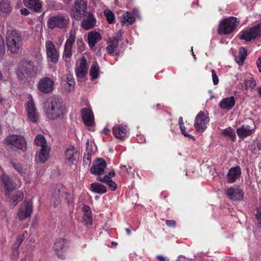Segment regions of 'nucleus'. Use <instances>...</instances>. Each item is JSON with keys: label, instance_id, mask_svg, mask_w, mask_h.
Masks as SVG:
<instances>
[{"label": "nucleus", "instance_id": "f257e3e1", "mask_svg": "<svg viewBox=\"0 0 261 261\" xmlns=\"http://www.w3.org/2000/svg\"><path fill=\"white\" fill-rule=\"evenodd\" d=\"M44 110L47 117L51 120L63 117L66 111L62 100L55 96L50 97L44 103Z\"/></svg>", "mask_w": 261, "mask_h": 261}, {"label": "nucleus", "instance_id": "f03ea898", "mask_svg": "<svg viewBox=\"0 0 261 261\" xmlns=\"http://www.w3.org/2000/svg\"><path fill=\"white\" fill-rule=\"evenodd\" d=\"M6 45L11 53L17 54L22 45V37L16 30H7L6 36Z\"/></svg>", "mask_w": 261, "mask_h": 261}, {"label": "nucleus", "instance_id": "7ed1b4c3", "mask_svg": "<svg viewBox=\"0 0 261 261\" xmlns=\"http://www.w3.org/2000/svg\"><path fill=\"white\" fill-rule=\"evenodd\" d=\"M16 73L20 81L36 75L34 66L31 62H24L20 64L16 69Z\"/></svg>", "mask_w": 261, "mask_h": 261}, {"label": "nucleus", "instance_id": "20e7f679", "mask_svg": "<svg viewBox=\"0 0 261 261\" xmlns=\"http://www.w3.org/2000/svg\"><path fill=\"white\" fill-rule=\"evenodd\" d=\"M237 18L231 17L224 19L220 24L218 32L220 35H227L232 33L237 28Z\"/></svg>", "mask_w": 261, "mask_h": 261}, {"label": "nucleus", "instance_id": "39448f33", "mask_svg": "<svg viewBox=\"0 0 261 261\" xmlns=\"http://www.w3.org/2000/svg\"><path fill=\"white\" fill-rule=\"evenodd\" d=\"M69 20L67 16L57 15L50 17L47 21V27L49 29L55 28H64L69 23Z\"/></svg>", "mask_w": 261, "mask_h": 261}, {"label": "nucleus", "instance_id": "423d86ee", "mask_svg": "<svg viewBox=\"0 0 261 261\" xmlns=\"http://www.w3.org/2000/svg\"><path fill=\"white\" fill-rule=\"evenodd\" d=\"M208 122L207 113L200 111L195 117L194 126L198 132L203 133L207 128L206 125Z\"/></svg>", "mask_w": 261, "mask_h": 261}, {"label": "nucleus", "instance_id": "0eeeda50", "mask_svg": "<svg viewBox=\"0 0 261 261\" xmlns=\"http://www.w3.org/2000/svg\"><path fill=\"white\" fill-rule=\"evenodd\" d=\"M260 36L261 23L250 28L248 30L243 31L242 34L239 36V38L248 42Z\"/></svg>", "mask_w": 261, "mask_h": 261}, {"label": "nucleus", "instance_id": "6e6552de", "mask_svg": "<svg viewBox=\"0 0 261 261\" xmlns=\"http://www.w3.org/2000/svg\"><path fill=\"white\" fill-rule=\"evenodd\" d=\"M0 179L4 186L5 195L9 197L10 193L17 188L16 184L11 177L6 174H3Z\"/></svg>", "mask_w": 261, "mask_h": 261}, {"label": "nucleus", "instance_id": "1a4fd4ad", "mask_svg": "<svg viewBox=\"0 0 261 261\" xmlns=\"http://www.w3.org/2000/svg\"><path fill=\"white\" fill-rule=\"evenodd\" d=\"M6 143L14 146L21 150H25L26 143L24 138L21 136L16 135H10L6 139Z\"/></svg>", "mask_w": 261, "mask_h": 261}, {"label": "nucleus", "instance_id": "9d476101", "mask_svg": "<svg viewBox=\"0 0 261 261\" xmlns=\"http://www.w3.org/2000/svg\"><path fill=\"white\" fill-rule=\"evenodd\" d=\"M107 165V163L104 159H97L93 162L90 168L91 173L95 175H102L105 172Z\"/></svg>", "mask_w": 261, "mask_h": 261}, {"label": "nucleus", "instance_id": "9b49d317", "mask_svg": "<svg viewBox=\"0 0 261 261\" xmlns=\"http://www.w3.org/2000/svg\"><path fill=\"white\" fill-rule=\"evenodd\" d=\"M33 212L32 204L31 202L25 200L22 205L19 208L17 216L20 220H23L30 217Z\"/></svg>", "mask_w": 261, "mask_h": 261}, {"label": "nucleus", "instance_id": "f8f14e48", "mask_svg": "<svg viewBox=\"0 0 261 261\" xmlns=\"http://www.w3.org/2000/svg\"><path fill=\"white\" fill-rule=\"evenodd\" d=\"M54 82L50 78L45 77L40 80L38 85V90L44 93H49L54 89Z\"/></svg>", "mask_w": 261, "mask_h": 261}, {"label": "nucleus", "instance_id": "ddd939ff", "mask_svg": "<svg viewBox=\"0 0 261 261\" xmlns=\"http://www.w3.org/2000/svg\"><path fill=\"white\" fill-rule=\"evenodd\" d=\"M46 53L48 58L54 63L58 61L59 54L55 45L50 41L46 42Z\"/></svg>", "mask_w": 261, "mask_h": 261}, {"label": "nucleus", "instance_id": "4468645a", "mask_svg": "<svg viewBox=\"0 0 261 261\" xmlns=\"http://www.w3.org/2000/svg\"><path fill=\"white\" fill-rule=\"evenodd\" d=\"M227 196L231 200L240 201L243 199L244 193L239 187H230L226 191Z\"/></svg>", "mask_w": 261, "mask_h": 261}, {"label": "nucleus", "instance_id": "2eb2a0df", "mask_svg": "<svg viewBox=\"0 0 261 261\" xmlns=\"http://www.w3.org/2000/svg\"><path fill=\"white\" fill-rule=\"evenodd\" d=\"M81 116L85 125L91 126L94 123V115L92 110L89 108H85L81 111Z\"/></svg>", "mask_w": 261, "mask_h": 261}, {"label": "nucleus", "instance_id": "dca6fc26", "mask_svg": "<svg viewBox=\"0 0 261 261\" xmlns=\"http://www.w3.org/2000/svg\"><path fill=\"white\" fill-rule=\"evenodd\" d=\"M84 17L86 18L81 21V27L83 29L88 30L95 26L96 20L92 12H88Z\"/></svg>", "mask_w": 261, "mask_h": 261}, {"label": "nucleus", "instance_id": "f3484780", "mask_svg": "<svg viewBox=\"0 0 261 261\" xmlns=\"http://www.w3.org/2000/svg\"><path fill=\"white\" fill-rule=\"evenodd\" d=\"M26 109L29 119L32 122H37L38 120V116L34 102L32 100L28 101Z\"/></svg>", "mask_w": 261, "mask_h": 261}, {"label": "nucleus", "instance_id": "a211bd4d", "mask_svg": "<svg viewBox=\"0 0 261 261\" xmlns=\"http://www.w3.org/2000/svg\"><path fill=\"white\" fill-rule=\"evenodd\" d=\"M241 174V168L237 166L230 169L227 174V180L229 183H233Z\"/></svg>", "mask_w": 261, "mask_h": 261}, {"label": "nucleus", "instance_id": "6ab92c4d", "mask_svg": "<svg viewBox=\"0 0 261 261\" xmlns=\"http://www.w3.org/2000/svg\"><path fill=\"white\" fill-rule=\"evenodd\" d=\"M75 36L74 34L70 33L69 38L67 39L65 42L64 50V56L67 58H69L71 57V48L73 44L75 41Z\"/></svg>", "mask_w": 261, "mask_h": 261}, {"label": "nucleus", "instance_id": "aec40b11", "mask_svg": "<svg viewBox=\"0 0 261 261\" xmlns=\"http://www.w3.org/2000/svg\"><path fill=\"white\" fill-rule=\"evenodd\" d=\"M88 66L87 61L84 57L80 60V65L75 69L76 75L78 78L82 79L87 73Z\"/></svg>", "mask_w": 261, "mask_h": 261}, {"label": "nucleus", "instance_id": "412c9836", "mask_svg": "<svg viewBox=\"0 0 261 261\" xmlns=\"http://www.w3.org/2000/svg\"><path fill=\"white\" fill-rule=\"evenodd\" d=\"M237 133L239 137L244 139L254 133V129L249 125H242L237 129Z\"/></svg>", "mask_w": 261, "mask_h": 261}, {"label": "nucleus", "instance_id": "4be33fe9", "mask_svg": "<svg viewBox=\"0 0 261 261\" xmlns=\"http://www.w3.org/2000/svg\"><path fill=\"white\" fill-rule=\"evenodd\" d=\"M53 198L56 199L58 202L61 201L64 195H67L65 191V187L61 184L57 185L53 190Z\"/></svg>", "mask_w": 261, "mask_h": 261}, {"label": "nucleus", "instance_id": "5701e85b", "mask_svg": "<svg viewBox=\"0 0 261 261\" xmlns=\"http://www.w3.org/2000/svg\"><path fill=\"white\" fill-rule=\"evenodd\" d=\"M101 39L100 34L96 31H91L88 34V44L91 48H92Z\"/></svg>", "mask_w": 261, "mask_h": 261}, {"label": "nucleus", "instance_id": "b1692460", "mask_svg": "<svg viewBox=\"0 0 261 261\" xmlns=\"http://www.w3.org/2000/svg\"><path fill=\"white\" fill-rule=\"evenodd\" d=\"M235 103L234 97L230 96L222 99L219 103V106L222 109L229 110L233 107Z\"/></svg>", "mask_w": 261, "mask_h": 261}, {"label": "nucleus", "instance_id": "393cba45", "mask_svg": "<svg viewBox=\"0 0 261 261\" xmlns=\"http://www.w3.org/2000/svg\"><path fill=\"white\" fill-rule=\"evenodd\" d=\"M23 3L26 7L38 12L42 7V5L39 0H24Z\"/></svg>", "mask_w": 261, "mask_h": 261}, {"label": "nucleus", "instance_id": "a878e982", "mask_svg": "<svg viewBox=\"0 0 261 261\" xmlns=\"http://www.w3.org/2000/svg\"><path fill=\"white\" fill-rule=\"evenodd\" d=\"M127 132L126 126H116L113 128V133L117 138L123 140Z\"/></svg>", "mask_w": 261, "mask_h": 261}, {"label": "nucleus", "instance_id": "bb28decb", "mask_svg": "<svg viewBox=\"0 0 261 261\" xmlns=\"http://www.w3.org/2000/svg\"><path fill=\"white\" fill-rule=\"evenodd\" d=\"M136 19L132 14L128 12H126L120 17V21L122 25H132Z\"/></svg>", "mask_w": 261, "mask_h": 261}, {"label": "nucleus", "instance_id": "cd10ccee", "mask_svg": "<svg viewBox=\"0 0 261 261\" xmlns=\"http://www.w3.org/2000/svg\"><path fill=\"white\" fill-rule=\"evenodd\" d=\"M23 198V193L21 191H17L15 192L14 194L10 199V206L13 208L17 203L20 201Z\"/></svg>", "mask_w": 261, "mask_h": 261}, {"label": "nucleus", "instance_id": "c85d7f7f", "mask_svg": "<svg viewBox=\"0 0 261 261\" xmlns=\"http://www.w3.org/2000/svg\"><path fill=\"white\" fill-rule=\"evenodd\" d=\"M65 155V159L66 160L72 163H73V162L76 161L77 153L75 148L72 147L70 148H68L66 149Z\"/></svg>", "mask_w": 261, "mask_h": 261}, {"label": "nucleus", "instance_id": "c756f323", "mask_svg": "<svg viewBox=\"0 0 261 261\" xmlns=\"http://www.w3.org/2000/svg\"><path fill=\"white\" fill-rule=\"evenodd\" d=\"M49 148L44 147L41 148L40 151L37 156V159L42 163H45L48 158Z\"/></svg>", "mask_w": 261, "mask_h": 261}, {"label": "nucleus", "instance_id": "7c9ffc66", "mask_svg": "<svg viewBox=\"0 0 261 261\" xmlns=\"http://www.w3.org/2000/svg\"><path fill=\"white\" fill-rule=\"evenodd\" d=\"M91 189L95 193L98 194H103L107 192L106 187L100 184L94 182L90 185Z\"/></svg>", "mask_w": 261, "mask_h": 261}, {"label": "nucleus", "instance_id": "2f4dec72", "mask_svg": "<svg viewBox=\"0 0 261 261\" xmlns=\"http://www.w3.org/2000/svg\"><path fill=\"white\" fill-rule=\"evenodd\" d=\"M73 7L81 10L82 12H83V14L88 12L87 11V3L84 0H76L74 3V5Z\"/></svg>", "mask_w": 261, "mask_h": 261}, {"label": "nucleus", "instance_id": "473e14b6", "mask_svg": "<svg viewBox=\"0 0 261 261\" xmlns=\"http://www.w3.org/2000/svg\"><path fill=\"white\" fill-rule=\"evenodd\" d=\"M86 13L83 14V12L80 9H79L76 8H72L71 10V15L72 17H73L76 20H80L84 17V16H86Z\"/></svg>", "mask_w": 261, "mask_h": 261}, {"label": "nucleus", "instance_id": "72a5a7b5", "mask_svg": "<svg viewBox=\"0 0 261 261\" xmlns=\"http://www.w3.org/2000/svg\"><path fill=\"white\" fill-rule=\"evenodd\" d=\"M103 15L109 24H113L115 22L114 14L111 10L106 9L104 11Z\"/></svg>", "mask_w": 261, "mask_h": 261}, {"label": "nucleus", "instance_id": "f704fd0d", "mask_svg": "<svg viewBox=\"0 0 261 261\" xmlns=\"http://www.w3.org/2000/svg\"><path fill=\"white\" fill-rule=\"evenodd\" d=\"M35 143L36 145L40 146L41 148L47 147L46 139L44 137L41 135H38L36 136L35 139Z\"/></svg>", "mask_w": 261, "mask_h": 261}, {"label": "nucleus", "instance_id": "c9c22d12", "mask_svg": "<svg viewBox=\"0 0 261 261\" xmlns=\"http://www.w3.org/2000/svg\"><path fill=\"white\" fill-rule=\"evenodd\" d=\"M0 11L3 13H8L11 11V7L9 3L6 1L0 2Z\"/></svg>", "mask_w": 261, "mask_h": 261}, {"label": "nucleus", "instance_id": "e433bc0d", "mask_svg": "<svg viewBox=\"0 0 261 261\" xmlns=\"http://www.w3.org/2000/svg\"><path fill=\"white\" fill-rule=\"evenodd\" d=\"M10 163L13 167L20 174L25 172V169L23 168L20 163L16 162V161L13 160H11Z\"/></svg>", "mask_w": 261, "mask_h": 261}, {"label": "nucleus", "instance_id": "4c0bfd02", "mask_svg": "<svg viewBox=\"0 0 261 261\" xmlns=\"http://www.w3.org/2000/svg\"><path fill=\"white\" fill-rule=\"evenodd\" d=\"M122 32L119 30L116 35L112 37H110L108 39V43H115L118 44L119 42L122 40Z\"/></svg>", "mask_w": 261, "mask_h": 261}, {"label": "nucleus", "instance_id": "58836bf2", "mask_svg": "<svg viewBox=\"0 0 261 261\" xmlns=\"http://www.w3.org/2000/svg\"><path fill=\"white\" fill-rule=\"evenodd\" d=\"M24 240V235L20 234L17 236L15 242L14 244L13 253H16V256L18 255V248Z\"/></svg>", "mask_w": 261, "mask_h": 261}, {"label": "nucleus", "instance_id": "ea45409f", "mask_svg": "<svg viewBox=\"0 0 261 261\" xmlns=\"http://www.w3.org/2000/svg\"><path fill=\"white\" fill-rule=\"evenodd\" d=\"M223 134L225 136L229 137L233 141L236 140V137L234 130L230 127L224 129L223 131Z\"/></svg>", "mask_w": 261, "mask_h": 261}, {"label": "nucleus", "instance_id": "a19ab883", "mask_svg": "<svg viewBox=\"0 0 261 261\" xmlns=\"http://www.w3.org/2000/svg\"><path fill=\"white\" fill-rule=\"evenodd\" d=\"M99 74V67L96 64H92L90 70V75L92 79L97 78Z\"/></svg>", "mask_w": 261, "mask_h": 261}, {"label": "nucleus", "instance_id": "79ce46f5", "mask_svg": "<svg viewBox=\"0 0 261 261\" xmlns=\"http://www.w3.org/2000/svg\"><path fill=\"white\" fill-rule=\"evenodd\" d=\"M64 245V240L62 238L57 239L54 243L53 248L55 251H60L63 249Z\"/></svg>", "mask_w": 261, "mask_h": 261}, {"label": "nucleus", "instance_id": "37998d69", "mask_svg": "<svg viewBox=\"0 0 261 261\" xmlns=\"http://www.w3.org/2000/svg\"><path fill=\"white\" fill-rule=\"evenodd\" d=\"M256 84V82L253 78L248 79L244 82V85L246 89L248 88L253 89L255 87Z\"/></svg>", "mask_w": 261, "mask_h": 261}, {"label": "nucleus", "instance_id": "c03bdc74", "mask_svg": "<svg viewBox=\"0 0 261 261\" xmlns=\"http://www.w3.org/2000/svg\"><path fill=\"white\" fill-rule=\"evenodd\" d=\"M110 44L106 47V50L109 54H112L117 50L118 44L109 43Z\"/></svg>", "mask_w": 261, "mask_h": 261}, {"label": "nucleus", "instance_id": "a18cd8bd", "mask_svg": "<svg viewBox=\"0 0 261 261\" xmlns=\"http://www.w3.org/2000/svg\"><path fill=\"white\" fill-rule=\"evenodd\" d=\"M5 54V45L3 37L0 34V57H2Z\"/></svg>", "mask_w": 261, "mask_h": 261}, {"label": "nucleus", "instance_id": "49530a36", "mask_svg": "<svg viewBox=\"0 0 261 261\" xmlns=\"http://www.w3.org/2000/svg\"><path fill=\"white\" fill-rule=\"evenodd\" d=\"M75 85V82L73 79L69 81V82L66 83L64 85V89L69 92L72 91Z\"/></svg>", "mask_w": 261, "mask_h": 261}, {"label": "nucleus", "instance_id": "de8ad7c7", "mask_svg": "<svg viewBox=\"0 0 261 261\" xmlns=\"http://www.w3.org/2000/svg\"><path fill=\"white\" fill-rule=\"evenodd\" d=\"M84 222L86 225H91L92 224V218L90 215V213L85 215L83 217Z\"/></svg>", "mask_w": 261, "mask_h": 261}, {"label": "nucleus", "instance_id": "09e8293b", "mask_svg": "<svg viewBox=\"0 0 261 261\" xmlns=\"http://www.w3.org/2000/svg\"><path fill=\"white\" fill-rule=\"evenodd\" d=\"M106 184L111 188L112 191H115L117 189V184L112 179H108Z\"/></svg>", "mask_w": 261, "mask_h": 261}, {"label": "nucleus", "instance_id": "8fccbe9b", "mask_svg": "<svg viewBox=\"0 0 261 261\" xmlns=\"http://www.w3.org/2000/svg\"><path fill=\"white\" fill-rule=\"evenodd\" d=\"M91 162V156L90 153H87L83 157V163L85 165H89Z\"/></svg>", "mask_w": 261, "mask_h": 261}, {"label": "nucleus", "instance_id": "3c124183", "mask_svg": "<svg viewBox=\"0 0 261 261\" xmlns=\"http://www.w3.org/2000/svg\"><path fill=\"white\" fill-rule=\"evenodd\" d=\"M76 43L78 46V49L82 52L85 50V44L83 40L82 39H78L76 41Z\"/></svg>", "mask_w": 261, "mask_h": 261}, {"label": "nucleus", "instance_id": "603ef678", "mask_svg": "<svg viewBox=\"0 0 261 261\" xmlns=\"http://www.w3.org/2000/svg\"><path fill=\"white\" fill-rule=\"evenodd\" d=\"M212 77H213V84L215 85H217L219 83V79L214 69H213L212 70Z\"/></svg>", "mask_w": 261, "mask_h": 261}, {"label": "nucleus", "instance_id": "864d4df0", "mask_svg": "<svg viewBox=\"0 0 261 261\" xmlns=\"http://www.w3.org/2000/svg\"><path fill=\"white\" fill-rule=\"evenodd\" d=\"M255 153H257L261 150V144L259 142L254 143L252 145Z\"/></svg>", "mask_w": 261, "mask_h": 261}, {"label": "nucleus", "instance_id": "5fc2aeb1", "mask_svg": "<svg viewBox=\"0 0 261 261\" xmlns=\"http://www.w3.org/2000/svg\"><path fill=\"white\" fill-rule=\"evenodd\" d=\"M247 51L245 48L242 47L240 48V51H239V57H243L244 59L246 58L247 56Z\"/></svg>", "mask_w": 261, "mask_h": 261}, {"label": "nucleus", "instance_id": "6e6d98bb", "mask_svg": "<svg viewBox=\"0 0 261 261\" xmlns=\"http://www.w3.org/2000/svg\"><path fill=\"white\" fill-rule=\"evenodd\" d=\"M256 218L259 226H261V210H258L257 211V213L256 214Z\"/></svg>", "mask_w": 261, "mask_h": 261}, {"label": "nucleus", "instance_id": "4d7b16f0", "mask_svg": "<svg viewBox=\"0 0 261 261\" xmlns=\"http://www.w3.org/2000/svg\"><path fill=\"white\" fill-rule=\"evenodd\" d=\"M236 61L239 65H242L244 63L245 59L243 57H239V56L236 57Z\"/></svg>", "mask_w": 261, "mask_h": 261}, {"label": "nucleus", "instance_id": "13d9d810", "mask_svg": "<svg viewBox=\"0 0 261 261\" xmlns=\"http://www.w3.org/2000/svg\"><path fill=\"white\" fill-rule=\"evenodd\" d=\"M166 224L169 227H175L176 223L174 220H166Z\"/></svg>", "mask_w": 261, "mask_h": 261}, {"label": "nucleus", "instance_id": "bf43d9fd", "mask_svg": "<svg viewBox=\"0 0 261 261\" xmlns=\"http://www.w3.org/2000/svg\"><path fill=\"white\" fill-rule=\"evenodd\" d=\"M107 176H106L105 175L103 177H98L97 178V180L100 181H101L102 182L106 183V181L108 180Z\"/></svg>", "mask_w": 261, "mask_h": 261}, {"label": "nucleus", "instance_id": "052dcab7", "mask_svg": "<svg viewBox=\"0 0 261 261\" xmlns=\"http://www.w3.org/2000/svg\"><path fill=\"white\" fill-rule=\"evenodd\" d=\"M115 175V172L114 171V170H112L108 173V174L106 175V176H107V179H110L111 177H114Z\"/></svg>", "mask_w": 261, "mask_h": 261}, {"label": "nucleus", "instance_id": "680f3d73", "mask_svg": "<svg viewBox=\"0 0 261 261\" xmlns=\"http://www.w3.org/2000/svg\"><path fill=\"white\" fill-rule=\"evenodd\" d=\"M83 210L85 213H87V214H88L89 213H91V212L90 211V207L88 205H84L83 207Z\"/></svg>", "mask_w": 261, "mask_h": 261}, {"label": "nucleus", "instance_id": "e2e57ef3", "mask_svg": "<svg viewBox=\"0 0 261 261\" xmlns=\"http://www.w3.org/2000/svg\"><path fill=\"white\" fill-rule=\"evenodd\" d=\"M256 65L259 71L261 72V57L257 59Z\"/></svg>", "mask_w": 261, "mask_h": 261}, {"label": "nucleus", "instance_id": "0e129e2a", "mask_svg": "<svg viewBox=\"0 0 261 261\" xmlns=\"http://www.w3.org/2000/svg\"><path fill=\"white\" fill-rule=\"evenodd\" d=\"M21 13L24 15H28L29 14V11L26 8H23L20 10Z\"/></svg>", "mask_w": 261, "mask_h": 261}, {"label": "nucleus", "instance_id": "69168bd1", "mask_svg": "<svg viewBox=\"0 0 261 261\" xmlns=\"http://www.w3.org/2000/svg\"><path fill=\"white\" fill-rule=\"evenodd\" d=\"M73 79V76L71 74H67L66 75L65 80L67 82H69V81Z\"/></svg>", "mask_w": 261, "mask_h": 261}, {"label": "nucleus", "instance_id": "338daca9", "mask_svg": "<svg viewBox=\"0 0 261 261\" xmlns=\"http://www.w3.org/2000/svg\"><path fill=\"white\" fill-rule=\"evenodd\" d=\"M182 134L185 135L187 133L186 132V127L184 125L179 126Z\"/></svg>", "mask_w": 261, "mask_h": 261}, {"label": "nucleus", "instance_id": "774afa93", "mask_svg": "<svg viewBox=\"0 0 261 261\" xmlns=\"http://www.w3.org/2000/svg\"><path fill=\"white\" fill-rule=\"evenodd\" d=\"M157 258L160 259V261H165L166 258L162 255H158Z\"/></svg>", "mask_w": 261, "mask_h": 261}]
</instances>
